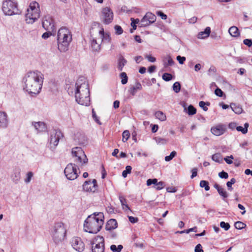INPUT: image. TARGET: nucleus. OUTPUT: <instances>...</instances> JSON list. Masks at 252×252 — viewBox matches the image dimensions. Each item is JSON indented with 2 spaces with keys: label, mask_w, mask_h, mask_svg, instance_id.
Here are the masks:
<instances>
[{
  "label": "nucleus",
  "mask_w": 252,
  "mask_h": 252,
  "mask_svg": "<svg viewBox=\"0 0 252 252\" xmlns=\"http://www.w3.org/2000/svg\"><path fill=\"white\" fill-rule=\"evenodd\" d=\"M75 97L77 102L81 105L88 106L90 102V91L88 82L82 77L79 78L75 84Z\"/></svg>",
  "instance_id": "nucleus-1"
},
{
  "label": "nucleus",
  "mask_w": 252,
  "mask_h": 252,
  "mask_svg": "<svg viewBox=\"0 0 252 252\" xmlns=\"http://www.w3.org/2000/svg\"><path fill=\"white\" fill-rule=\"evenodd\" d=\"M25 86L24 89L30 94L39 93L42 85V78L40 73L29 72L24 78Z\"/></svg>",
  "instance_id": "nucleus-2"
},
{
  "label": "nucleus",
  "mask_w": 252,
  "mask_h": 252,
  "mask_svg": "<svg viewBox=\"0 0 252 252\" xmlns=\"http://www.w3.org/2000/svg\"><path fill=\"white\" fill-rule=\"evenodd\" d=\"M104 215L102 212L94 213L89 216L85 220L84 229L90 233L99 232L104 224Z\"/></svg>",
  "instance_id": "nucleus-3"
},
{
  "label": "nucleus",
  "mask_w": 252,
  "mask_h": 252,
  "mask_svg": "<svg viewBox=\"0 0 252 252\" xmlns=\"http://www.w3.org/2000/svg\"><path fill=\"white\" fill-rule=\"evenodd\" d=\"M72 39L71 32L68 28L62 27L59 30L57 40L58 48L60 52H64L68 50Z\"/></svg>",
  "instance_id": "nucleus-4"
},
{
  "label": "nucleus",
  "mask_w": 252,
  "mask_h": 252,
  "mask_svg": "<svg viewBox=\"0 0 252 252\" xmlns=\"http://www.w3.org/2000/svg\"><path fill=\"white\" fill-rule=\"evenodd\" d=\"M39 4L36 1L30 3L29 8L26 14V21L28 24H32L40 17Z\"/></svg>",
  "instance_id": "nucleus-5"
},
{
  "label": "nucleus",
  "mask_w": 252,
  "mask_h": 252,
  "mask_svg": "<svg viewBox=\"0 0 252 252\" xmlns=\"http://www.w3.org/2000/svg\"><path fill=\"white\" fill-rule=\"evenodd\" d=\"M66 230L62 222L56 223L53 231V239L56 243H59L64 240L66 235Z\"/></svg>",
  "instance_id": "nucleus-6"
},
{
  "label": "nucleus",
  "mask_w": 252,
  "mask_h": 252,
  "mask_svg": "<svg viewBox=\"0 0 252 252\" xmlns=\"http://www.w3.org/2000/svg\"><path fill=\"white\" fill-rule=\"evenodd\" d=\"M98 32L99 34L100 38L98 41L95 39H93L91 42V46L94 50L97 51L100 48V44L103 40H106L109 42L111 40V37L108 33H104V28L100 24L98 25Z\"/></svg>",
  "instance_id": "nucleus-7"
},
{
  "label": "nucleus",
  "mask_w": 252,
  "mask_h": 252,
  "mask_svg": "<svg viewBox=\"0 0 252 252\" xmlns=\"http://www.w3.org/2000/svg\"><path fill=\"white\" fill-rule=\"evenodd\" d=\"M71 154L74 160L79 166H82L88 162V159L84 152L80 147H74L72 149Z\"/></svg>",
  "instance_id": "nucleus-8"
},
{
  "label": "nucleus",
  "mask_w": 252,
  "mask_h": 252,
  "mask_svg": "<svg viewBox=\"0 0 252 252\" xmlns=\"http://www.w3.org/2000/svg\"><path fill=\"white\" fill-rule=\"evenodd\" d=\"M92 252H104V238L101 236L94 237L91 242Z\"/></svg>",
  "instance_id": "nucleus-9"
},
{
  "label": "nucleus",
  "mask_w": 252,
  "mask_h": 252,
  "mask_svg": "<svg viewBox=\"0 0 252 252\" xmlns=\"http://www.w3.org/2000/svg\"><path fill=\"white\" fill-rule=\"evenodd\" d=\"M2 11L7 15L17 14L19 12L17 3L11 0H6L3 2Z\"/></svg>",
  "instance_id": "nucleus-10"
},
{
  "label": "nucleus",
  "mask_w": 252,
  "mask_h": 252,
  "mask_svg": "<svg viewBox=\"0 0 252 252\" xmlns=\"http://www.w3.org/2000/svg\"><path fill=\"white\" fill-rule=\"evenodd\" d=\"M113 12L109 7L102 8L100 14V18L102 22L108 25L111 23L113 20Z\"/></svg>",
  "instance_id": "nucleus-11"
},
{
  "label": "nucleus",
  "mask_w": 252,
  "mask_h": 252,
  "mask_svg": "<svg viewBox=\"0 0 252 252\" xmlns=\"http://www.w3.org/2000/svg\"><path fill=\"white\" fill-rule=\"evenodd\" d=\"M64 173L66 178L70 180L76 179L78 176L76 165L75 164H68L64 170Z\"/></svg>",
  "instance_id": "nucleus-12"
},
{
  "label": "nucleus",
  "mask_w": 252,
  "mask_h": 252,
  "mask_svg": "<svg viewBox=\"0 0 252 252\" xmlns=\"http://www.w3.org/2000/svg\"><path fill=\"white\" fill-rule=\"evenodd\" d=\"M42 27L47 31H55L54 20L51 16L47 15L44 17L42 20Z\"/></svg>",
  "instance_id": "nucleus-13"
},
{
  "label": "nucleus",
  "mask_w": 252,
  "mask_h": 252,
  "mask_svg": "<svg viewBox=\"0 0 252 252\" xmlns=\"http://www.w3.org/2000/svg\"><path fill=\"white\" fill-rule=\"evenodd\" d=\"M98 186L95 179L85 181L83 185V189L85 191L94 192L97 190Z\"/></svg>",
  "instance_id": "nucleus-14"
},
{
  "label": "nucleus",
  "mask_w": 252,
  "mask_h": 252,
  "mask_svg": "<svg viewBox=\"0 0 252 252\" xmlns=\"http://www.w3.org/2000/svg\"><path fill=\"white\" fill-rule=\"evenodd\" d=\"M71 243L73 248L76 251L82 252L85 250V244L81 238L74 237L72 238Z\"/></svg>",
  "instance_id": "nucleus-15"
},
{
  "label": "nucleus",
  "mask_w": 252,
  "mask_h": 252,
  "mask_svg": "<svg viewBox=\"0 0 252 252\" xmlns=\"http://www.w3.org/2000/svg\"><path fill=\"white\" fill-rule=\"evenodd\" d=\"M156 20V16L151 12H147L141 19V27H146L154 23Z\"/></svg>",
  "instance_id": "nucleus-16"
},
{
  "label": "nucleus",
  "mask_w": 252,
  "mask_h": 252,
  "mask_svg": "<svg viewBox=\"0 0 252 252\" xmlns=\"http://www.w3.org/2000/svg\"><path fill=\"white\" fill-rule=\"evenodd\" d=\"M63 137V134L59 130H55L51 134L50 144L54 147L58 145L59 140Z\"/></svg>",
  "instance_id": "nucleus-17"
},
{
  "label": "nucleus",
  "mask_w": 252,
  "mask_h": 252,
  "mask_svg": "<svg viewBox=\"0 0 252 252\" xmlns=\"http://www.w3.org/2000/svg\"><path fill=\"white\" fill-rule=\"evenodd\" d=\"M226 130L225 125L219 124L213 126L211 129L212 133L216 136H220L224 133Z\"/></svg>",
  "instance_id": "nucleus-18"
},
{
  "label": "nucleus",
  "mask_w": 252,
  "mask_h": 252,
  "mask_svg": "<svg viewBox=\"0 0 252 252\" xmlns=\"http://www.w3.org/2000/svg\"><path fill=\"white\" fill-rule=\"evenodd\" d=\"M142 89V87L140 82H137L135 83V85L133 86H131L129 90V93L132 96H134L136 94L137 91H140Z\"/></svg>",
  "instance_id": "nucleus-19"
},
{
  "label": "nucleus",
  "mask_w": 252,
  "mask_h": 252,
  "mask_svg": "<svg viewBox=\"0 0 252 252\" xmlns=\"http://www.w3.org/2000/svg\"><path fill=\"white\" fill-rule=\"evenodd\" d=\"M119 198L123 210L126 212H127L128 211H131V210L127 204V201L125 197L123 195H120Z\"/></svg>",
  "instance_id": "nucleus-20"
},
{
  "label": "nucleus",
  "mask_w": 252,
  "mask_h": 252,
  "mask_svg": "<svg viewBox=\"0 0 252 252\" xmlns=\"http://www.w3.org/2000/svg\"><path fill=\"white\" fill-rule=\"evenodd\" d=\"M7 115L4 112L0 111V126L6 127L7 126Z\"/></svg>",
  "instance_id": "nucleus-21"
},
{
  "label": "nucleus",
  "mask_w": 252,
  "mask_h": 252,
  "mask_svg": "<svg viewBox=\"0 0 252 252\" xmlns=\"http://www.w3.org/2000/svg\"><path fill=\"white\" fill-rule=\"evenodd\" d=\"M214 187L217 190L219 194L223 198H225L228 197V193L227 192L219 185L216 183L214 184Z\"/></svg>",
  "instance_id": "nucleus-22"
},
{
  "label": "nucleus",
  "mask_w": 252,
  "mask_h": 252,
  "mask_svg": "<svg viewBox=\"0 0 252 252\" xmlns=\"http://www.w3.org/2000/svg\"><path fill=\"white\" fill-rule=\"evenodd\" d=\"M34 127L39 132L45 131L47 130V127L44 123L41 122H35Z\"/></svg>",
  "instance_id": "nucleus-23"
},
{
  "label": "nucleus",
  "mask_w": 252,
  "mask_h": 252,
  "mask_svg": "<svg viewBox=\"0 0 252 252\" xmlns=\"http://www.w3.org/2000/svg\"><path fill=\"white\" fill-rule=\"evenodd\" d=\"M117 222L115 219L109 220L106 225V229L108 230H111L117 227Z\"/></svg>",
  "instance_id": "nucleus-24"
},
{
  "label": "nucleus",
  "mask_w": 252,
  "mask_h": 252,
  "mask_svg": "<svg viewBox=\"0 0 252 252\" xmlns=\"http://www.w3.org/2000/svg\"><path fill=\"white\" fill-rule=\"evenodd\" d=\"M163 65L165 67L172 66L173 65L174 62L170 56L167 55L163 59Z\"/></svg>",
  "instance_id": "nucleus-25"
},
{
  "label": "nucleus",
  "mask_w": 252,
  "mask_h": 252,
  "mask_svg": "<svg viewBox=\"0 0 252 252\" xmlns=\"http://www.w3.org/2000/svg\"><path fill=\"white\" fill-rule=\"evenodd\" d=\"M211 32V29L210 27H207L204 31L200 32L197 35V37L199 39H203L207 37L210 35Z\"/></svg>",
  "instance_id": "nucleus-26"
},
{
  "label": "nucleus",
  "mask_w": 252,
  "mask_h": 252,
  "mask_svg": "<svg viewBox=\"0 0 252 252\" xmlns=\"http://www.w3.org/2000/svg\"><path fill=\"white\" fill-rule=\"evenodd\" d=\"M228 32L233 37H237L240 35L239 30L238 28L235 26L230 27Z\"/></svg>",
  "instance_id": "nucleus-27"
},
{
  "label": "nucleus",
  "mask_w": 252,
  "mask_h": 252,
  "mask_svg": "<svg viewBox=\"0 0 252 252\" xmlns=\"http://www.w3.org/2000/svg\"><path fill=\"white\" fill-rule=\"evenodd\" d=\"M230 107L232 111L236 114H240L242 113L243 111L242 108L240 105H237L235 103H231L230 104Z\"/></svg>",
  "instance_id": "nucleus-28"
},
{
  "label": "nucleus",
  "mask_w": 252,
  "mask_h": 252,
  "mask_svg": "<svg viewBox=\"0 0 252 252\" xmlns=\"http://www.w3.org/2000/svg\"><path fill=\"white\" fill-rule=\"evenodd\" d=\"M127 61L123 56H120L118 60V68L120 71H122L124 66L126 64Z\"/></svg>",
  "instance_id": "nucleus-29"
},
{
  "label": "nucleus",
  "mask_w": 252,
  "mask_h": 252,
  "mask_svg": "<svg viewBox=\"0 0 252 252\" xmlns=\"http://www.w3.org/2000/svg\"><path fill=\"white\" fill-rule=\"evenodd\" d=\"M156 117L161 121H164L166 119V117L165 114L162 111H158L155 113Z\"/></svg>",
  "instance_id": "nucleus-30"
},
{
  "label": "nucleus",
  "mask_w": 252,
  "mask_h": 252,
  "mask_svg": "<svg viewBox=\"0 0 252 252\" xmlns=\"http://www.w3.org/2000/svg\"><path fill=\"white\" fill-rule=\"evenodd\" d=\"M249 127V124L246 123L244 125V127L241 126L236 127V129L238 131H241L243 134H246L248 132V128Z\"/></svg>",
  "instance_id": "nucleus-31"
},
{
  "label": "nucleus",
  "mask_w": 252,
  "mask_h": 252,
  "mask_svg": "<svg viewBox=\"0 0 252 252\" xmlns=\"http://www.w3.org/2000/svg\"><path fill=\"white\" fill-rule=\"evenodd\" d=\"M123 248L122 245H119L117 247L115 245H112L110 246V249L113 252H120Z\"/></svg>",
  "instance_id": "nucleus-32"
},
{
  "label": "nucleus",
  "mask_w": 252,
  "mask_h": 252,
  "mask_svg": "<svg viewBox=\"0 0 252 252\" xmlns=\"http://www.w3.org/2000/svg\"><path fill=\"white\" fill-rule=\"evenodd\" d=\"M200 187L204 188L206 191H208L210 189L208 182L205 180H201L200 182Z\"/></svg>",
  "instance_id": "nucleus-33"
},
{
  "label": "nucleus",
  "mask_w": 252,
  "mask_h": 252,
  "mask_svg": "<svg viewBox=\"0 0 252 252\" xmlns=\"http://www.w3.org/2000/svg\"><path fill=\"white\" fill-rule=\"evenodd\" d=\"M212 159L217 162H220L222 161V157L219 153H216L214 154L212 157Z\"/></svg>",
  "instance_id": "nucleus-34"
},
{
  "label": "nucleus",
  "mask_w": 252,
  "mask_h": 252,
  "mask_svg": "<svg viewBox=\"0 0 252 252\" xmlns=\"http://www.w3.org/2000/svg\"><path fill=\"white\" fill-rule=\"evenodd\" d=\"M154 139L158 144L164 145L167 142V140L160 137H156Z\"/></svg>",
  "instance_id": "nucleus-35"
},
{
  "label": "nucleus",
  "mask_w": 252,
  "mask_h": 252,
  "mask_svg": "<svg viewBox=\"0 0 252 252\" xmlns=\"http://www.w3.org/2000/svg\"><path fill=\"white\" fill-rule=\"evenodd\" d=\"M234 226L237 229H242L246 226V224L243 222L238 221L235 223Z\"/></svg>",
  "instance_id": "nucleus-36"
},
{
  "label": "nucleus",
  "mask_w": 252,
  "mask_h": 252,
  "mask_svg": "<svg viewBox=\"0 0 252 252\" xmlns=\"http://www.w3.org/2000/svg\"><path fill=\"white\" fill-rule=\"evenodd\" d=\"M120 77L122 79L121 80L122 84L123 85L126 84V83L127 82L128 78H127L126 73L122 72L120 74Z\"/></svg>",
  "instance_id": "nucleus-37"
},
{
  "label": "nucleus",
  "mask_w": 252,
  "mask_h": 252,
  "mask_svg": "<svg viewBox=\"0 0 252 252\" xmlns=\"http://www.w3.org/2000/svg\"><path fill=\"white\" fill-rule=\"evenodd\" d=\"M122 136H123L122 141L124 142H126L127 140L128 139V138L130 137L129 131L128 130H125L122 134Z\"/></svg>",
  "instance_id": "nucleus-38"
},
{
  "label": "nucleus",
  "mask_w": 252,
  "mask_h": 252,
  "mask_svg": "<svg viewBox=\"0 0 252 252\" xmlns=\"http://www.w3.org/2000/svg\"><path fill=\"white\" fill-rule=\"evenodd\" d=\"M187 113L189 115H194L196 113V109L192 105H190L188 108Z\"/></svg>",
  "instance_id": "nucleus-39"
},
{
  "label": "nucleus",
  "mask_w": 252,
  "mask_h": 252,
  "mask_svg": "<svg viewBox=\"0 0 252 252\" xmlns=\"http://www.w3.org/2000/svg\"><path fill=\"white\" fill-rule=\"evenodd\" d=\"M173 89L175 93H179L181 90V85L180 83L178 82H176L174 83L173 85Z\"/></svg>",
  "instance_id": "nucleus-40"
},
{
  "label": "nucleus",
  "mask_w": 252,
  "mask_h": 252,
  "mask_svg": "<svg viewBox=\"0 0 252 252\" xmlns=\"http://www.w3.org/2000/svg\"><path fill=\"white\" fill-rule=\"evenodd\" d=\"M205 105H207V106H209L210 105V103L209 102H205L203 101H201L199 103V106L202 108V109L205 111H207L208 110V107L205 106Z\"/></svg>",
  "instance_id": "nucleus-41"
},
{
  "label": "nucleus",
  "mask_w": 252,
  "mask_h": 252,
  "mask_svg": "<svg viewBox=\"0 0 252 252\" xmlns=\"http://www.w3.org/2000/svg\"><path fill=\"white\" fill-rule=\"evenodd\" d=\"M176 154H177V153L176 151H172L170 153L169 156H166L165 157V160L166 161H169L171 160L175 157Z\"/></svg>",
  "instance_id": "nucleus-42"
},
{
  "label": "nucleus",
  "mask_w": 252,
  "mask_h": 252,
  "mask_svg": "<svg viewBox=\"0 0 252 252\" xmlns=\"http://www.w3.org/2000/svg\"><path fill=\"white\" fill-rule=\"evenodd\" d=\"M132 168L130 166L127 165L126 167V170H124L122 173V175L124 178H126L127 176L128 173H130L131 172Z\"/></svg>",
  "instance_id": "nucleus-43"
},
{
  "label": "nucleus",
  "mask_w": 252,
  "mask_h": 252,
  "mask_svg": "<svg viewBox=\"0 0 252 252\" xmlns=\"http://www.w3.org/2000/svg\"><path fill=\"white\" fill-rule=\"evenodd\" d=\"M162 77L164 81H169L172 79V75L168 73H164Z\"/></svg>",
  "instance_id": "nucleus-44"
},
{
  "label": "nucleus",
  "mask_w": 252,
  "mask_h": 252,
  "mask_svg": "<svg viewBox=\"0 0 252 252\" xmlns=\"http://www.w3.org/2000/svg\"><path fill=\"white\" fill-rule=\"evenodd\" d=\"M220 226L224 228L225 230H228L230 228V225L227 222H225L224 221H221L220 223Z\"/></svg>",
  "instance_id": "nucleus-45"
},
{
  "label": "nucleus",
  "mask_w": 252,
  "mask_h": 252,
  "mask_svg": "<svg viewBox=\"0 0 252 252\" xmlns=\"http://www.w3.org/2000/svg\"><path fill=\"white\" fill-rule=\"evenodd\" d=\"M158 183V180L157 179H149L147 181V185L148 186H151L152 184H154L156 186Z\"/></svg>",
  "instance_id": "nucleus-46"
},
{
  "label": "nucleus",
  "mask_w": 252,
  "mask_h": 252,
  "mask_svg": "<svg viewBox=\"0 0 252 252\" xmlns=\"http://www.w3.org/2000/svg\"><path fill=\"white\" fill-rule=\"evenodd\" d=\"M114 28L117 34L120 35L123 32V30L120 26L116 25Z\"/></svg>",
  "instance_id": "nucleus-47"
},
{
  "label": "nucleus",
  "mask_w": 252,
  "mask_h": 252,
  "mask_svg": "<svg viewBox=\"0 0 252 252\" xmlns=\"http://www.w3.org/2000/svg\"><path fill=\"white\" fill-rule=\"evenodd\" d=\"M164 187V183L163 182L160 181L157 183L155 188L157 190H160L162 189Z\"/></svg>",
  "instance_id": "nucleus-48"
},
{
  "label": "nucleus",
  "mask_w": 252,
  "mask_h": 252,
  "mask_svg": "<svg viewBox=\"0 0 252 252\" xmlns=\"http://www.w3.org/2000/svg\"><path fill=\"white\" fill-rule=\"evenodd\" d=\"M215 94L216 95L221 97L223 95V92L219 88H217L215 91Z\"/></svg>",
  "instance_id": "nucleus-49"
},
{
  "label": "nucleus",
  "mask_w": 252,
  "mask_h": 252,
  "mask_svg": "<svg viewBox=\"0 0 252 252\" xmlns=\"http://www.w3.org/2000/svg\"><path fill=\"white\" fill-rule=\"evenodd\" d=\"M243 43L249 47H251L252 46V39H245L243 40Z\"/></svg>",
  "instance_id": "nucleus-50"
},
{
  "label": "nucleus",
  "mask_w": 252,
  "mask_h": 252,
  "mask_svg": "<svg viewBox=\"0 0 252 252\" xmlns=\"http://www.w3.org/2000/svg\"><path fill=\"white\" fill-rule=\"evenodd\" d=\"M219 176L220 178L227 179L228 178V175L227 173L223 171L219 173Z\"/></svg>",
  "instance_id": "nucleus-51"
},
{
  "label": "nucleus",
  "mask_w": 252,
  "mask_h": 252,
  "mask_svg": "<svg viewBox=\"0 0 252 252\" xmlns=\"http://www.w3.org/2000/svg\"><path fill=\"white\" fill-rule=\"evenodd\" d=\"M156 14L160 16L161 17V18L162 19H163V20H165L167 19V15L165 14H164L162 11H157Z\"/></svg>",
  "instance_id": "nucleus-52"
},
{
  "label": "nucleus",
  "mask_w": 252,
  "mask_h": 252,
  "mask_svg": "<svg viewBox=\"0 0 252 252\" xmlns=\"http://www.w3.org/2000/svg\"><path fill=\"white\" fill-rule=\"evenodd\" d=\"M33 176V173L32 172H29L27 173V178L25 179V182L29 183Z\"/></svg>",
  "instance_id": "nucleus-53"
},
{
  "label": "nucleus",
  "mask_w": 252,
  "mask_h": 252,
  "mask_svg": "<svg viewBox=\"0 0 252 252\" xmlns=\"http://www.w3.org/2000/svg\"><path fill=\"white\" fill-rule=\"evenodd\" d=\"M145 57L148 59L149 62L154 63L156 61V58L152 57L151 55H146Z\"/></svg>",
  "instance_id": "nucleus-54"
},
{
  "label": "nucleus",
  "mask_w": 252,
  "mask_h": 252,
  "mask_svg": "<svg viewBox=\"0 0 252 252\" xmlns=\"http://www.w3.org/2000/svg\"><path fill=\"white\" fill-rule=\"evenodd\" d=\"M54 32V31H47V32L44 33L42 34V38H43L44 39L47 38L48 37H49L50 36H51L52 35V33Z\"/></svg>",
  "instance_id": "nucleus-55"
},
{
  "label": "nucleus",
  "mask_w": 252,
  "mask_h": 252,
  "mask_svg": "<svg viewBox=\"0 0 252 252\" xmlns=\"http://www.w3.org/2000/svg\"><path fill=\"white\" fill-rule=\"evenodd\" d=\"M194 251L195 252H204L202 250V246L200 244H198L196 246Z\"/></svg>",
  "instance_id": "nucleus-56"
},
{
  "label": "nucleus",
  "mask_w": 252,
  "mask_h": 252,
  "mask_svg": "<svg viewBox=\"0 0 252 252\" xmlns=\"http://www.w3.org/2000/svg\"><path fill=\"white\" fill-rule=\"evenodd\" d=\"M232 159H233V156L231 155L230 157L224 158V159L227 164H230L233 162L232 160H231Z\"/></svg>",
  "instance_id": "nucleus-57"
},
{
  "label": "nucleus",
  "mask_w": 252,
  "mask_h": 252,
  "mask_svg": "<svg viewBox=\"0 0 252 252\" xmlns=\"http://www.w3.org/2000/svg\"><path fill=\"white\" fill-rule=\"evenodd\" d=\"M177 60L178 61L179 63L180 64H183L184 62L186 60V58L185 57H181L180 56H178L177 57Z\"/></svg>",
  "instance_id": "nucleus-58"
},
{
  "label": "nucleus",
  "mask_w": 252,
  "mask_h": 252,
  "mask_svg": "<svg viewBox=\"0 0 252 252\" xmlns=\"http://www.w3.org/2000/svg\"><path fill=\"white\" fill-rule=\"evenodd\" d=\"M129 221L131 223H135L138 221V219L137 218H135L132 216H128Z\"/></svg>",
  "instance_id": "nucleus-59"
},
{
  "label": "nucleus",
  "mask_w": 252,
  "mask_h": 252,
  "mask_svg": "<svg viewBox=\"0 0 252 252\" xmlns=\"http://www.w3.org/2000/svg\"><path fill=\"white\" fill-rule=\"evenodd\" d=\"M192 174L191 175V178L192 179L196 177L197 175V169L196 168H194L191 170Z\"/></svg>",
  "instance_id": "nucleus-60"
},
{
  "label": "nucleus",
  "mask_w": 252,
  "mask_h": 252,
  "mask_svg": "<svg viewBox=\"0 0 252 252\" xmlns=\"http://www.w3.org/2000/svg\"><path fill=\"white\" fill-rule=\"evenodd\" d=\"M92 113H93V117L94 119L95 120V121L96 123L100 124V123H99V120H98V119L96 115V113H95L94 109H93V110H92Z\"/></svg>",
  "instance_id": "nucleus-61"
},
{
  "label": "nucleus",
  "mask_w": 252,
  "mask_h": 252,
  "mask_svg": "<svg viewBox=\"0 0 252 252\" xmlns=\"http://www.w3.org/2000/svg\"><path fill=\"white\" fill-rule=\"evenodd\" d=\"M238 207L241 210L243 211V212H241V214L244 215L246 213L245 208L244 207V206L241 204H238Z\"/></svg>",
  "instance_id": "nucleus-62"
},
{
  "label": "nucleus",
  "mask_w": 252,
  "mask_h": 252,
  "mask_svg": "<svg viewBox=\"0 0 252 252\" xmlns=\"http://www.w3.org/2000/svg\"><path fill=\"white\" fill-rule=\"evenodd\" d=\"M158 126L157 125H153L152 126V131L153 133L157 132L158 129Z\"/></svg>",
  "instance_id": "nucleus-63"
},
{
  "label": "nucleus",
  "mask_w": 252,
  "mask_h": 252,
  "mask_svg": "<svg viewBox=\"0 0 252 252\" xmlns=\"http://www.w3.org/2000/svg\"><path fill=\"white\" fill-rule=\"evenodd\" d=\"M156 69V66L155 65H152L148 68V71L150 73L153 72Z\"/></svg>",
  "instance_id": "nucleus-64"
}]
</instances>
